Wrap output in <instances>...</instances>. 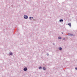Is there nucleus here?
<instances>
[{
	"instance_id": "obj_14",
	"label": "nucleus",
	"mask_w": 77,
	"mask_h": 77,
	"mask_svg": "<svg viewBox=\"0 0 77 77\" xmlns=\"http://www.w3.org/2000/svg\"><path fill=\"white\" fill-rule=\"evenodd\" d=\"M75 69L77 70V67L75 68Z\"/></svg>"
},
{
	"instance_id": "obj_13",
	"label": "nucleus",
	"mask_w": 77,
	"mask_h": 77,
	"mask_svg": "<svg viewBox=\"0 0 77 77\" xmlns=\"http://www.w3.org/2000/svg\"><path fill=\"white\" fill-rule=\"evenodd\" d=\"M47 56H49V54H48V53H47Z\"/></svg>"
},
{
	"instance_id": "obj_7",
	"label": "nucleus",
	"mask_w": 77,
	"mask_h": 77,
	"mask_svg": "<svg viewBox=\"0 0 77 77\" xmlns=\"http://www.w3.org/2000/svg\"><path fill=\"white\" fill-rule=\"evenodd\" d=\"M29 20H33V17H29Z\"/></svg>"
},
{
	"instance_id": "obj_16",
	"label": "nucleus",
	"mask_w": 77,
	"mask_h": 77,
	"mask_svg": "<svg viewBox=\"0 0 77 77\" xmlns=\"http://www.w3.org/2000/svg\"><path fill=\"white\" fill-rule=\"evenodd\" d=\"M53 45H54V43H53Z\"/></svg>"
},
{
	"instance_id": "obj_11",
	"label": "nucleus",
	"mask_w": 77,
	"mask_h": 77,
	"mask_svg": "<svg viewBox=\"0 0 77 77\" xmlns=\"http://www.w3.org/2000/svg\"><path fill=\"white\" fill-rule=\"evenodd\" d=\"M39 69H42V67L41 66L39 67Z\"/></svg>"
},
{
	"instance_id": "obj_15",
	"label": "nucleus",
	"mask_w": 77,
	"mask_h": 77,
	"mask_svg": "<svg viewBox=\"0 0 77 77\" xmlns=\"http://www.w3.org/2000/svg\"><path fill=\"white\" fill-rule=\"evenodd\" d=\"M61 33H62V34H63V32H62Z\"/></svg>"
},
{
	"instance_id": "obj_10",
	"label": "nucleus",
	"mask_w": 77,
	"mask_h": 77,
	"mask_svg": "<svg viewBox=\"0 0 77 77\" xmlns=\"http://www.w3.org/2000/svg\"><path fill=\"white\" fill-rule=\"evenodd\" d=\"M10 55H11V56H12L13 55V54L12 52H11L10 53H9Z\"/></svg>"
},
{
	"instance_id": "obj_8",
	"label": "nucleus",
	"mask_w": 77,
	"mask_h": 77,
	"mask_svg": "<svg viewBox=\"0 0 77 77\" xmlns=\"http://www.w3.org/2000/svg\"><path fill=\"white\" fill-rule=\"evenodd\" d=\"M68 25L69 26L71 27V23H69L68 24Z\"/></svg>"
},
{
	"instance_id": "obj_6",
	"label": "nucleus",
	"mask_w": 77,
	"mask_h": 77,
	"mask_svg": "<svg viewBox=\"0 0 77 77\" xmlns=\"http://www.w3.org/2000/svg\"><path fill=\"white\" fill-rule=\"evenodd\" d=\"M59 50H60V51H61L62 50V48L61 47H60L58 48Z\"/></svg>"
},
{
	"instance_id": "obj_1",
	"label": "nucleus",
	"mask_w": 77,
	"mask_h": 77,
	"mask_svg": "<svg viewBox=\"0 0 77 77\" xmlns=\"http://www.w3.org/2000/svg\"><path fill=\"white\" fill-rule=\"evenodd\" d=\"M23 17L24 19H27L29 18V17L26 15H24Z\"/></svg>"
},
{
	"instance_id": "obj_4",
	"label": "nucleus",
	"mask_w": 77,
	"mask_h": 77,
	"mask_svg": "<svg viewBox=\"0 0 77 77\" xmlns=\"http://www.w3.org/2000/svg\"><path fill=\"white\" fill-rule=\"evenodd\" d=\"M60 22H63V20L62 19H60Z\"/></svg>"
},
{
	"instance_id": "obj_2",
	"label": "nucleus",
	"mask_w": 77,
	"mask_h": 77,
	"mask_svg": "<svg viewBox=\"0 0 77 77\" xmlns=\"http://www.w3.org/2000/svg\"><path fill=\"white\" fill-rule=\"evenodd\" d=\"M23 70L25 71H27V67H25L23 69Z\"/></svg>"
},
{
	"instance_id": "obj_9",
	"label": "nucleus",
	"mask_w": 77,
	"mask_h": 77,
	"mask_svg": "<svg viewBox=\"0 0 77 77\" xmlns=\"http://www.w3.org/2000/svg\"><path fill=\"white\" fill-rule=\"evenodd\" d=\"M58 38L59 39H62V37H58Z\"/></svg>"
},
{
	"instance_id": "obj_3",
	"label": "nucleus",
	"mask_w": 77,
	"mask_h": 77,
	"mask_svg": "<svg viewBox=\"0 0 77 77\" xmlns=\"http://www.w3.org/2000/svg\"><path fill=\"white\" fill-rule=\"evenodd\" d=\"M68 35L69 36H74V35H73V34H71L70 33L68 34Z\"/></svg>"
},
{
	"instance_id": "obj_5",
	"label": "nucleus",
	"mask_w": 77,
	"mask_h": 77,
	"mask_svg": "<svg viewBox=\"0 0 77 77\" xmlns=\"http://www.w3.org/2000/svg\"><path fill=\"white\" fill-rule=\"evenodd\" d=\"M43 69L45 71V70H46V68H45V67H43Z\"/></svg>"
},
{
	"instance_id": "obj_12",
	"label": "nucleus",
	"mask_w": 77,
	"mask_h": 77,
	"mask_svg": "<svg viewBox=\"0 0 77 77\" xmlns=\"http://www.w3.org/2000/svg\"><path fill=\"white\" fill-rule=\"evenodd\" d=\"M63 40H65V38H63Z\"/></svg>"
}]
</instances>
